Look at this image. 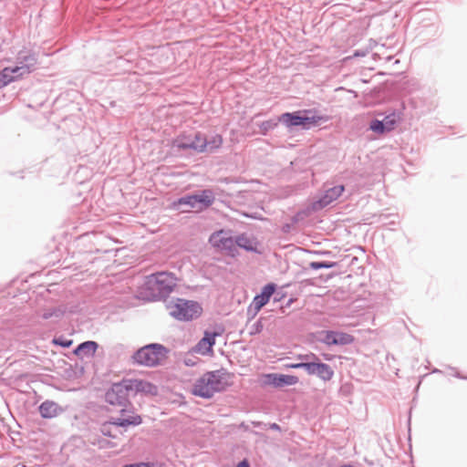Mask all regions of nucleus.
Wrapping results in <instances>:
<instances>
[{"label": "nucleus", "mask_w": 467, "mask_h": 467, "mask_svg": "<svg viewBox=\"0 0 467 467\" xmlns=\"http://www.w3.org/2000/svg\"><path fill=\"white\" fill-rule=\"evenodd\" d=\"M177 277L173 273L161 271L146 277L143 285L140 288V296L147 301L153 302L164 299L177 285Z\"/></svg>", "instance_id": "nucleus-1"}, {"label": "nucleus", "mask_w": 467, "mask_h": 467, "mask_svg": "<svg viewBox=\"0 0 467 467\" xmlns=\"http://www.w3.org/2000/svg\"><path fill=\"white\" fill-rule=\"evenodd\" d=\"M225 389L221 370L207 371L192 386V393L202 399H211L214 393Z\"/></svg>", "instance_id": "nucleus-2"}, {"label": "nucleus", "mask_w": 467, "mask_h": 467, "mask_svg": "<svg viewBox=\"0 0 467 467\" xmlns=\"http://www.w3.org/2000/svg\"><path fill=\"white\" fill-rule=\"evenodd\" d=\"M170 349L160 343H150L140 348L132 355L134 363L154 368L168 358Z\"/></svg>", "instance_id": "nucleus-3"}, {"label": "nucleus", "mask_w": 467, "mask_h": 467, "mask_svg": "<svg viewBox=\"0 0 467 467\" xmlns=\"http://www.w3.org/2000/svg\"><path fill=\"white\" fill-rule=\"evenodd\" d=\"M169 306L170 315L179 321H192L201 317L202 307L197 301L177 297Z\"/></svg>", "instance_id": "nucleus-4"}, {"label": "nucleus", "mask_w": 467, "mask_h": 467, "mask_svg": "<svg viewBox=\"0 0 467 467\" xmlns=\"http://www.w3.org/2000/svg\"><path fill=\"white\" fill-rule=\"evenodd\" d=\"M214 202V194L212 190H202L199 193L186 194L172 202V207L182 212V206L185 205L189 208H198L199 210L206 209L213 205Z\"/></svg>", "instance_id": "nucleus-5"}, {"label": "nucleus", "mask_w": 467, "mask_h": 467, "mask_svg": "<svg viewBox=\"0 0 467 467\" xmlns=\"http://www.w3.org/2000/svg\"><path fill=\"white\" fill-rule=\"evenodd\" d=\"M109 423H114V427L121 428L127 431L130 427H137L142 423V418L136 413L134 407L130 405L120 406L119 416H110Z\"/></svg>", "instance_id": "nucleus-6"}, {"label": "nucleus", "mask_w": 467, "mask_h": 467, "mask_svg": "<svg viewBox=\"0 0 467 467\" xmlns=\"http://www.w3.org/2000/svg\"><path fill=\"white\" fill-rule=\"evenodd\" d=\"M376 115L377 117L383 116V118L381 119L378 118L373 119L369 122L368 129L378 135L392 131L401 119V112L399 110H392L386 115L382 112H377Z\"/></svg>", "instance_id": "nucleus-7"}, {"label": "nucleus", "mask_w": 467, "mask_h": 467, "mask_svg": "<svg viewBox=\"0 0 467 467\" xmlns=\"http://www.w3.org/2000/svg\"><path fill=\"white\" fill-rule=\"evenodd\" d=\"M209 242L214 248L224 252L228 256L235 257L238 254V249L235 247V238L229 235L224 230L213 233Z\"/></svg>", "instance_id": "nucleus-8"}, {"label": "nucleus", "mask_w": 467, "mask_h": 467, "mask_svg": "<svg viewBox=\"0 0 467 467\" xmlns=\"http://www.w3.org/2000/svg\"><path fill=\"white\" fill-rule=\"evenodd\" d=\"M308 358L306 372L308 376H316L325 382L332 379L335 372L330 365L322 362L314 353L308 354Z\"/></svg>", "instance_id": "nucleus-9"}, {"label": "nucleus", "mask_w": 467, "mask_h": 467, "mask_svg": "<svg viewBox=\"0 0 467 467\" xmlns=\"http://www.w3.org/2000/svg\"><path fill=\"white\" fill-rule=\"evenodd\" d=\"M317 340L327 346H347L355 341L351 334L337 330H322L318 333Z\"/></svg>", "instance_id": "nucleus-10"}, {"label": "nucleus", "mask_w": 467, "mask_h": 467, "mask_svg": "<svg viewBox=\"0 0 467 467\" xmlns=\"http://www.w3.org/2000/svg\"><path fill=\"white\" fill-rule=\"evenodd\" d=\"M105 400L110 405L119 407L125 406V404L130 405V394L123 379L118 383H113L110 389L106 391Z\"/></svg>", "instance_id": "nucleus-11"}, {"label": "nucleus", "mask_w": 467, "mask_h": 467, "mask_svg": "<svg viewBox=\"0 0 467 467\" xmlns=\"http://www.w3.org/2000/svg\"><path fill=\"white\" fill-rule=\"evenodd\" d=\"M344 191L345 186L342 184L326 189L317 200L311 202L312 210L318 212L326 208L334 201L337 200L342 195Z\"/></svg>", "instance_id": "nucleus-12"}, {"label": "nucleus", "mask_w": 467, "mask_h": 467, "mask_svg": "<svg viewBox=\"0 0 467 467\" xmlns=\"http://www.w3.org/2000/svg\"><path fill=\"white\" fill-rule=\"evenodd\" d=\"M125 386H127V391L129 394L130 392L133 395L137 393H144L156 395L157 394V386L153 383L144 380V379H123Z\"/></svg>", "instance_id": "nucleus-13"}, {"label": "nucleus", "mask_w": 467, "mask_h": 467, "mask_svg": "<svg viewBox=\"0 0 467 467\" xmlns=\"http://www.w3.org/2000/svg\"><path fill=\"white\" fill-rule=\"evenodd\" d=\"M314 112H316L315 109L285 112L279 116L278 121L283 123L288 129H293L296 127H301L303 129L302 114Z\"/></svg>", "instance_id": "nucleus-14"}, {"label": "nucleus", "mask_w": 467, "mask_h": 467, "mask_svg": "<svg viewBox=\"0 0 467 467\" xmlns=\"http://www.w3.org/2000/svg\"><path fill=\"white\" fill-rule=\"evenodd\" d=\"M265 383L272 385L275 388H283L285 386H293L298 382V378L294 375H285L278 373H269L265 376Z\"/></svg>", "instance_id": "nucleus-15"}, {"label": "nucleus", "mask_w": 467, "mask_h": 467, "mask_svg": "<svg viewBox=\"0 0 467 467\" xmlns=\"http://www.w3.org/2000/svg\"><path fill=\"white\" fill-rule=\"evenodd\" d=\"M38 411L43 419H53L64 412V409L53 400H47L38 406Z\"/></svg>", "instance_id": "nucleus-16"}, {"label": "nucleus", "mask_w": 467, "mask_h": 467, "mask_svg": "<svg viewBox=\"0 0 467 467\" xmlns=\"http://www.w3.org/2000/svg\"><path fill=\"white\" fill-rule=\"evenodd\" d=\"M99 345L98 342L93 340H87L79 343L73 350V353L83 358H93L98 350Z\"/></svg>", "instance_id": "nucleus-17"}, {"label": "nucleus", "mask_w": 467, "mask_h": 467, "mask_svg": "<svg viewBox=\"0 0 467 467\" xmlns=\"http://www.w3.org/2000/svg\"><path fill=\"white\" fill-rule=\"evenodd\" d=\"M219 336V333L205 331L203 337L194 347V350L202 351V355H207L213 352V348L215 345V337Z\"/></svg>", "instance_id": "nucleus-18"}, {"label": "nucleus", "mask_w": 467, "mask_h": 467, "mask_svg": "<svg viewBox=\"0 0 467 467\" xmlns=\"http://www.w3.org/2000/svg\"><path fill=\"white\" fill-rule=\"evenodd\" d=\"M258 242L254 239L249 238L245 234H241L235 237V247L238 249H244L246 252H252L254 254H261V251L257 249Z\"/></svg>", "instance_id": "nucleus-19"}, {"label": "nucleus", "mask_w": 467, "mask_h": 467, "mask_svg": "<svg viewBox=\"0 0 467 467\" xmlns=\"http://www.w3.org/2000/svg\"><path fill=\"white\" fill-rule=\"evenodd\" d=\"M223 137L220 134H214L210 138L205 136V140L199 147V153L214 152L223 145Z\"/></svg>", "instance_id": "nucleus-20"}, {"label": "nucleus", "mask_w": 467, "mask_h": 467, "mask_svg": "<svg viewBox=\"0 0 467 467\" xmlns=\"http://www.w3.org/2000/svg\"><path fill=\"white\" fill-rule=\"evenodd\" d=\"M17 61L18 64L24 67V72H27L29 74L35 69L37 58L32 52L21 51L18 53Z\"/></svg>", "instance_id": "nucleus-21"}, {"label": "nucleus", "mask_w": 467, "mask_h": 467, "mask_svg": "<svg viewBox=\"0 0 467 467\" xmlns=\"http://www.w3.org/2000/svg\"><path fill=\"white\" fill-rule=\"evenodd\" d=\"M192 134H180L172 141V146L179 150H193L199 152V147L192 142Z\"/></svg>", "instance_id": "nucleus-22"}, {"label": "nucleus", "mask_w": 467, "mask_h": 467, "mask_svg": "<svg viewBox=\"0 0 467 467\" xmlns=\"http://www.w3.org/2000/svg\"><path fill=\"white\" fill-rule=\"evenodd\" d=\"M317 110L314 113H303V130H309L312 127L317 126L320 122L328 121L329 118L326 115H317Z\"/></svg>", "instance_id": "nucleus-23"}, {"label": "nucleus", "mask_w": 467, "mask_h": 467, "mask_svg": "<svg viewBox=\"0 0 467 467\" xmlns=\"http://www.w3.org/2000/svg\"><path fill=\"white\" fill-rule=\"evenodd\" d=\"M276 289V284L267 283L261 288L260 293L256 294L254 297L255 298V300L259 301L260 303L265 306L268 304L271 297L275 295Z\"/></svg>", "instance_id": "nucleus-24"}, {"label": "nucleus", "mask_w": 467, "mask_h": 467, "mask_svg": "<svg viewBox=\"0 0 467 467\" xmlns=\"http://www.w3.org/2000/svg\"><path fill=\"white\" fill-rule=\"evenodd\" d=\"M16 80V76L12 75L10 67H5L0 71V88L7 86L13 81Z\"/></svg>", "instance_id": "nucleus-25"}, {"label": "nucleus", "mask_w": 467, "mask_h": 467, "mask_svg": "<svg viewBox=\"0 0 467 467\" xmlns=\"http://www.w3.org/2000/svg\"><path fill=\"white\" fill-rule=\"evenodd\" d=\"M65 308L62 306H56L46 309L43 314L42 317L44 319H50L55 317L56 319L61 318L65 315Z\"/></svg>", "instance_id": "nucleus-26"}, {"label": "nucleus", "mask_w": 467, "mask_h": 467, "mask_svg": "<svg viewBox=\"0 0 467 467\" xmlns=\"http://www.w3.org/2000/svg\"><path fill=\"white\" fill-rule=\"evenodd\" d=\"M337 265L338 263L334 261H313L308 264V268L317 271L319 269L334 268Z\"/></svg>", "instance_id": "nucleus-27"}, {"label": "nucleus", "mask_w": 467, "mask_h": 467, "mask_svg": "<svg viewBox=\"0 0 467 467\" xmlns=\"http://www.w3.org/2000/svg\"><path fill=\"white\" fill-rule=\"evenodd\" d=\"M315 211L312 210V203H310L307 207L299 210L291 217L292 224H296L299 222L303 221L305 218L308 217Z\"/></svg>", "instance_id": "nucleus-28"}, {"label": "nucleus", "mask_w": 467, "mask_h": 467, "mask_svg": "<svg viewBox=\"0 0 467 467\" xmlns=\"http://www.w3.org/2000/svg\"><path fill=\"white\" fill-rule=\"evenodd\" d=\"M297 358L301 361L296 363H288L285 364V367L291 369H304L306 372V364L309 359L308 355H299Z\"/></svg>", "instance_id": "nucleus-29"}, {"label": "nucleus", "mask_w": 467, "mask_h": 467, "mask_svg": "<svg viewBox=\"0 0 467 467\" xmlns=\"http://www.w3.org/2000/svg\"><path fill=\"white\" fill-rule=\"evenodd\" d=\"M112 426H114V423H109V418L106 421H104L100 424L99 431H100L101 434L105 437L116 439L118 437V435L115 432H113Z\"/></svg>", "instance_id": "nucleus-30"}, {"label": "nucleus", "mask_w": 467, "mask_h": 467, "mask_svg": "<svg viewBox=\"0 0 467 467\" xmlns=\"http://www.w3.org/2000/svg\"><path fill=\"white\" fill-rule=\"evenodd\" d=\"M278 120L267 119L259 124L260 133L266 135L270 130H273L278 125Z\"/></svg>", "instance_id": "nucleus-31"}, {"label": "nucleus", "mask_w": 467, "mask_h": 467, "mask_svg": "<svg viewBox=\"0 0 467 467\" xmlns=\"http://www.w3.org/2000/svg\"><path fill=\"white\" fill-rule=\"evenodd\" d=\"M264 319H265V317H261L252 325L250 331H249V336L253 337V336L260 334L263 331Z\"/></svg>", "instance_id": "nucleus-32"}, {"label": "nucleus", "mask_w": 467, "mask_h": 467, "mask_svg": "<svg viewBox=\"0 0 467 467\" xmlns=\"http://www.w3.org/2000/svg\"><path fill=\"white\" fill-rule=\"evenodd\" d=\"M72 340L65 338L64 337H54L53 343L57 346H60L63 348H68L72 345Z\"/></svg>", "instance_id": "nucleus-33"}, {"label": "nucleus", "mask_w": 467, "mask_h": 467, "mask_svg": "<svg viewBox=\"0 0 467 467\" xmlns=\"http://www.w3.org/2000/svg\"><path fill=\"white\" fill-rule=\"evenodd\" d=\"M205 140V135L201 131H196L192 136V142L196 146H200Z\"/></svg>", "instance_id": "nucleus-34"}, {"label": "nucleus", "mask_w": 467, "mask_h": 467, "mask_svg": "<svg viewBox=\"0 0 467 467\" xmlns=\"http://www.w3.org/2000/svg\"><path fill=\"white\" fill-rule=\"evenodd\" d=\"M10 70H12V75L16 76V79L19 77H22L26 74H28L27 72H24V67L21 65L15 66L13 67H10Z\"/></svg>", "instance_id": "nucleus-35"}, {"label": "nucleus", "mask_w": 467, "mask_h": 467, "mask_svg": "<svg viewBox=\"0 0 467 467\" xmlns=\"http://www.w3.org/2000/svg\"><path fill=\"white\" fill-rule=\"evenodd\" d=\"M122 467H155V463L151 462H140L125 464Z\"/></svg>", "instance_id": "nucleus-36"}, {"label": "nucleus", "mask_w": 467, "mask_h": 467, "mask_svg": "<svg viewBox=\"0 0 467 467\" xmlns=\"http://www.w3.org/2000/svg\"><path fill=\"white\" fill-rule=\"evenodd\" d=\"M244 216L246 218L258 220V221H265L266 218H265L260 213H244Z\"/></svg>", "instance_id": "nucleus-37"}, {"label": "nucleus", "mask_w": 467, "mask_h": 467, "mask_svg": "<svg viewBox=\"0 0 467 467\" xmlns=\"http://www.w3.org/2000/svg\"><path fill=\"white\" fill-rule=\"evenodd\" d=\"M257 314L258 313L256 312V310L253 309L252 307H250L248 306L247 310H246V317H247L246 323L248 324L249 322H251L257 316Z\"/></svg>", "instance_id": "nucleus-38"}, {"label": "nucleus", "mask_w": 467, "mask_h": 467, "mask_svg": "<svg viewBox=\"0 0 467 467\" xmlns=\"http://www.w3.org/2000/svg\"><path fill=\"white\" fill-rule=\"evenodd\" d=\"M249 306L256 310L257 313H259L260 310L265 306V305L255 300V298L254 297Z\"/></svg>", "instance_id": "nucleus-39"}, {"label": "nucleus", "mask_w": 467, "mask_h": 467, "mask_svg": "<svg viewBox=\"0 0 467 467\" xmlns=\"http://www.w3.org/2000/svg\"><path fill=\"white\" fill-rule=\"evenodd\" d=\"M249 306L256 310L257 313H259L260 310L265 306V305L255 300V298L254 297Z\"/></svg>", "instance_id": "nucleus-40"}, {"label": "nucleus", "mask_w": 467, "mask_h": 467, "mask_svg": "<svg viewBox=\"0 0 467 467\" xmlns=\"http://www.w3.org/2000/svg\"><path fill=\"white\" fill-rule=\"evenodd\" d=\"M368 49H357L354 51L353 57H364L368 54Z\"/></svg>", "instance_id": "nucleus-41"}, {"label": "nucleus", "mask_w": 467, "mask_h": 467, "mask_svg": "<svg viewBox=\"0 0 467 467\" xmlns=\"http://www.w3.org/2000/svg\"><path fill=\"white\" fill-rule=\"evenodd\" d=\"M448 368L454 371V374L453 376L457 379H464V380H467V376H464L462 374H461L457 369L456 368L454 367H451V366H448Z\"/></svg>", "instance_id": "nucleus-42"}, {"label": "nucleus", "mask_w": 467, "mask_h": 467, "mask_svg": "<svg viewBox=\"0 0 467 467\" xmlns=\"http://www.w3.org/2000/svg\"><path fill=\"white\" fill-rule=\"evenodd\" d=\"M235 467H251V463L247 458L241 460Z\"/></svg>", "instance_id": "nucleus-43"}, {"label": "nucleus", "mask_w": 467, "mask_h": 467, "mask_svg": "<svg viewBox=\"0 0 467 467\" xmlns=\"http://www.w3.org/2000/svg\"><path fill=\"white\" fill-rule=\"evenodd\" d=\"M273 297H274V302H279L284 297V293L282 291H277V289H276Z\"/></svg>", "instance_id": "nucleus-44"}, {"label": "nucleus", "mask_w": 467, "mask_h": 467, "mask_svg": "<svg viewBox=\"0 0 467 467\" xmlns=\"http://www.w3.org/2000/svg\"><path fill=\"white\" fill-rule=\"evenodd\" d=\"M293 225L294 224H292V222L290 223H284L282 225V232L285 234L289 233L291 231Z\"/></svg>", "instance_id": "nucleus-45"}, {"label": "nucleus", "mask_w": 467, "mask_h": 467, "mask_svg": "<svg viewBox=\"0 0 467 467\" xmlns=\"http://www.w3.org/2000/svg\"><path fill=\"white\" fill-rule=\"evenodd\" d=\"M267 426H268V429H270V430L278 431H281L280 426L275 422L269 423Z\"/></svg>", "instance_id": "nucleus-46"}, {"label": "nucleus", "mask_w": 467, "mask_h": 467, "mask_svg": "<svg viewBox=\"0 0 467 467\" xmlns=\"http://www.w3.org/2000/svg\"><path fill=\"white\" fill-rule=\"evenodd\" d=\"M184 364L187 367H193L195 365V362L192 358H185L184 359Z\"/></svg>", "instance_id": "nucleus-47"}, {"label": "nucleus", "mask_w": 467, "mask_h": 467, "mask_svg": "<svg viewBox=\"0 0 467 467\" xmlns=\"http://www.w3.org/2000/svg\"><path fill=\"white\" fill-rule=\"evenodd\" d=\"M253 425H254V427H259V428H262L263 426H265V427L266 426V424H265V423H263V422H259V421H254V422H253Z\"/></svg>", "instance_id": "nucleus-48"}, {"label": "nucleus", "mask_w": 467, "mask_h": 467, "mask_svg": "<svg viewBox=\"0 0 467 467\" xmlns=\"http://www.w3.org/2000/svg\"><path fill=\"white\" fill-rule=\"evenodd\" d=\"M315 254L326 255V254H330L331 252L330 251H317V252H315Z\"/></svg>", "instance_id": "nucleus-49"}, {"label": "nucleus", "mask_w": 467, "mask_h": 467, "mask_svg": "<svg viewBox=\"0 0 467 467\" xmlns=\"http://www.w3.org/2000/svg\"><path fill=\"white\" fill-rule=\"evenodd\" d=\"M431 372L434 373V374H441V373H442V371L441 369H439V368H433Z\"/></svg>", "instance_id": "nucleus-50"}]
</instances>
